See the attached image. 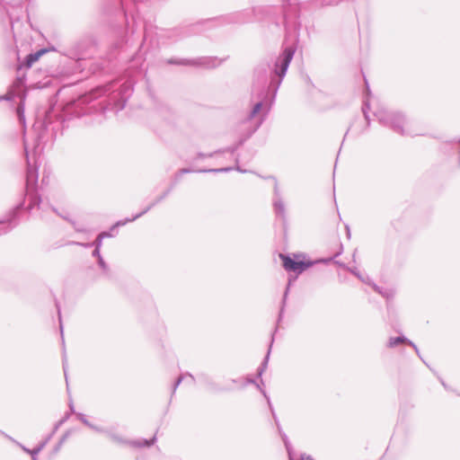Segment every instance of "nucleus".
<instances>
[{
	"mask_svg": "<svg viewBox=\"0 0 460 460\" xmlns=\"http://www.w3.org/2000/svg\"><path fill=\"white\" fill-rule=\"evenodd\" d=\"M110 88H111L110 85L100 86V87L94 89L89 94V96H85L84 98L83 102L86 101L89 98H97L98 96H101V95L104 94L106 92H108L110 90Z\"/></svg>",
	"mask_w": 460,
	"mask_h": 460,
	"instance_id": "nucleus-17",
	"label": "nucleus"
},
{
	"mask_svg": "<svg viewBox=\"0 0 460 460\" xmlns=\"http://www.w3.org/2000/svg\"><path fill=\"white\" fill-rule=\"evenodd\" d=\"M369 110V105L367 102H365L363 108H362V111H363V113H364V116H365V119L367 120V122L369 121V117L367 115V111Z\"/></svg>",
	"mask_w": 460,
	"mask_h": 460,
	"instance_id": "nucleus-31",
	"label": "nucleus"
},
{
	"mask_svg": "<svg viewBox=\"0 0 460 460\" xmlns=\"http://www.w3.org/2000/svg\"><path fill=\"white\" fill-rule=\"evenodd\" d=\"M296 48L293 46L286 47L279 56L276 58L270 75V87L273 89L274 94L279 88L289 64L294 58Z\"/></svg>",
	"mask_w": 460,
	"mask_h": 460,
	"instance_id": "nucleus-2",
	"label": "nucleus"
},
{
	"mask_svg": "<svg viewBox=\"0 0 460 460\" xmlns=\"http://www.w3.org/2000/svg\"><path fill=\"white\" fill-rule=\"evenodd\" d=\"M135 220H136V219H133V217H131V218H127V219H125V220H119V221H118L117 223H115V224L111 227V233L112 231H114L116 227H118V226H124V225H126L127 223H128V222H133V221H135Z\"/></svg>",
	"mask_w": 460,
	"mask_h": 460,
	"instance_id": "nucleus-25",
	"label": "nucleus"
},
{
	"mask_svg": "<svg viewBox=\"0 0 460 460\" xmlns=\"http://www.w3.org/2000/svg\"><path fill=\"white\" fill-rule=\"evenodd\" d=\"M242 143H243V142H242V141H240L238 145L234 146L227 147L225 151H226V152H229V153H231V154H234V153L236 151V149L239 147V146H241V145H242Z\"/></svg>",
	"mask_w": 460,
	"mask_h": 460,
	"instance_id": "nucleus-33",
	"label": "nucleus"
},
{
	"mask_svg": "<svg viewBox=\"0 0 460 460\" xmlns=\"http://www.w3.org/2000/svg\"><path fill=\"white\" fill-rule=\"evenodd\" d=\"M258 99L259 101L253 105L247 117L248 120H252L259 116V119L255 124L254 130L259 128V127L262 124L271 107V102H268V92L265 91V89H262L258 93Z\"/></svg>",
	"mask_w": 460,
	"mask_h": 460,
	"instance_id": "nucleus-3",
	"label": "nucleus"
},
{
	"mask_svg": "<svg viewBox=\"0 0 460 460\" xmlns=\"http://www.w3.org/2000/svg\"><path fill=\"white\" fill-rule=\"evenodd\" d=\"M16 111H17V114H18V117H19V119L21 121H23L24 120V108H23V105L22 104H20L18 105L17 109H16Z\"/></svg>",
	"mask_w": 460,
	"mask_h": 460,
	"instance_id": "nucleus-30",
	"label": "nucleus"
},
{
	"mask_svg": "<svg viewBox=\"0 0 460 460\" xmlns=\"http://www.w3.org/2000/svg\"><path fill=\"white\" fill-rule=\"evenodd\" d=\"M236 170L241 172H246L245 170H242L239 166H236Z\"/></svg>",
	"mask_w": 460,
	"mask_h": 460,
	"instance_id": "nucleus-48",
	"label": "nucleus"
},
{
	"mask_svg": "<svg viewBox=\"0 0 460 460\" xmlns=\"http://www.w3.org/2000/svg\"><path fill=\"white\" fill-rule=\"evenodd\" d=\"M35 206H37L38 208L42 210V211H46L48 208H49L52 211L56 212V209L54 208H50L48 205L44 204L41 201V199L39 197H37V196L31 197V200L30 205L28 206V209L31 210Z\"/></svg>",
	"mask_w": 460,
	"mask_h": 460,
	"instance_id": "nucleus-16",
	"label": "nucleus"
},
{
	"mask_svg": "<svg viewBox=\"0 0 460 460\" xmlns=\"http://www.w3.org/2000/svg\"><path fill=\"white\" fill-rule=\"evenodd\" d=\"M71 243L75 244V245H78V246H83V247H85V248L93 247L92 243L72 242Z\"/></svg>",
	"mask_w": 460,
	"mask_h": 460,
	"instance_id": "nucleus-32",
	"label": "nucleus"
},
{
	"mask_svg": "<svg viewBox=\"0 0 460 460\" xmlns=\"http://www.w3.org/2000/svg\"><path fill=\"white\" fill-rule=\"evenodd\" d=\"M46 50L45 49H40L39 50L37 53L35 54H30L28 57H27V63L29 66H31V64L33 62H35L43 53H45Z\"/></svg>",
	"mask_w": 460,
	"mask_h": 460,
	"instance_id": "nucleus-23",
	"label": "nucleus"
},
{
	"mask_svg": "<svg viewBox=\"0 0 460 460\" xmlns=\"http://www.w3.org/2000/svg\"><path fill=\"white\" fill-rule=\"evenodd\" d=\"M40 451H41V450H40V447H35V448H33V449H31V451H30V455H31V456H38V454H39Z\"/></svg>",
	"mask_w": 460,
	"mask_h": 460,
	"instance_id": "nucleus-38",
	"label": "nucleus"
},
{
	"mask_svg": "<svg viewBox=\"0 0 460 460\" xmlns=\"http://www.w3.org/2000/svg\"><path fill=\"white\" fill-rule=\"evenodd\" d=\"M13 96L10 95V94H5V95H3V96H0V100H6V101H10L12 100Z\"/></svg>",
	"mask_w": 460,
	"mask_h": 460,
	"instance_id": "nucleus-41",
	"label": "nucleus"
},
{
	"mask_svg": "<svg viewBox=\"0 0 460 460\" xmlns=\"http://www.w3.org/2000/svg\"><path fill=\"white\" fill-rule=\"evenodd\" d=\"M270 411H271L273 419L275 420L276 426L278 428V430H279V434H280V436H281V438L283 439V442L285 444V447H286V449H287L288 455V459H289L290 456H293V448H292V447L290 445V442H289V440L288 438V436L282 431L281 426H280L279 419H278V417H277V415H276V413L274 411V409L271 408Z\"/></svg>",
	"mask_w": 460,
	"mask_h": 460,
	"instance_id": "nucleus-11",
	"label": "nucleus"
},
{
	"mask_svg": "<svg viewBox=\"0 0 460 460\" xmlns=\"http://www.w3.org/2000/svg\"><path fill=\"white\" fill-rule=\"evenodd\" d=\"M52 433L44 440V442H46V444H48V442L50 440L51 437H52Z\"/></svg>",
	"mask_w": 460,
	"mask_h": 460,
	"instance_id": "nucleus-46",
	"label": "nucleus"
},
{
	"mask_svg": "<svg viewBox=\"0 0 460 460\" xmlns=\"http://www.w3.org/2000/svg\"><path fill=\"white\" fill-rule=\"evenodd\" d=\"M92 429L97 431V432H107L106 430H104L103 429L100 428V427H97V426H94L93 425V428H91Z\"/></svg>",
	"mask_w": 460,
	"mask_h": 460,
	"instance_id": "nucleus-42",
	"label": "nucleus"
},
{
	"mask_svg": "<svg viewBox=\"0 0 460 460\" xmlns=\"http://www.w3.org/2000/svg\"><path fill=\"white\" fill-rule=\"evenodd\" d=\"M213 155H214L213 153L208 154V155H205V154L199 153V154L198 155V156H199V158H204V157H212V156H213Z\"/></svg>",
	"mask_w": 460,
	"mask_h": 460,
	"instance_id": "nucleus-43",
	"label": "nucleus"
},
{
	"mask_svg": "<svg viewBox=\"0 0 460 460\" xmlns=\"http://www.w3.org/2000/svg\"><path fill=\"white\" fill-rule=\"evenodd\" d=\"M372 288H374L375 291H376L377 293H379L387 299L393 298L394 296V291L393 289L383 288L376 284H372Z\"/></svg>",
	"mask_w": 460,
	"mask_h": 460,
	"instance_id": "nucleus-19",
	"label": "nucleus"
},
{
	"mask_svg": "<svg viewBox=\"0 0 460 460\" xmlns=\"http://www.w3.org/2000/svg\"><path fill=\"white\" fill-rule=\"evenodd\" d=\"M186 377H188L190 382H194V376L190 374H187V375H181L180 376L177 380L175 381L173 386H172V394L176 392V389L178 388V386L180 385V384L182 382L183 379H185Z\"/></svg>",
	"mask_w": 460,
	"mask_h": 460,
	"instance_id": "nucleus-21",
	"label": "nucleus"
},
{
	"mask_svg": "<svg viewBox=\"0 0 460 460\" xmlns=\"http://www.w3.org/2000/svg\"><path fill=\"white\" fill-rule=\"evenodd\" d=\"M289 460H314V459L311 455H308L306 453H301L298 459H296L293 456H290Z\"/></svg>",
	"mask_w": 460,
	"mask_h": 460,
	"instance_id": "nucleus-29",
	"label": "nucleus"
},
{
	"mask_svg": "<svg viewBox=\"0 0 460 460\" xmlns=\"http://www.w3.org/2000/svg\"><path fill=\"white\" fill-rule=\"evenodd\" d=\"M73 225H74V227H75V231H76V232H80V233H81V232H84V231H85V229H84V228H83V227H81V226H76L74 222H73Z\"/></svg>",
	"mask_w": 460,
	"mask_h": 460,
	"instance_id": "nucleus-40",
	"label": "nucleus"
},
{
	"mask_svg": "<svg viewBox=\"0 0 460 460\" xmlns=\"http://www.w3.org/2000/svg\"><path fill=\"white\" fill-rule=\"evenodd\" d=\"M341 265L343 266L346 270H349L353 275H355L360 280L365 281V279L361 276V274L359 273V271L358 270L357 268L350 269V268L344 266L343 264H341Z\"/></svg>",
	"mask_w": 460,
	"mask_h": 460,
	"instance_id": "nucleus-27",
	"label": "nucleus"
},
{
	"mask_svg": "<svg viewBox=\"0 0 460 460\" xmlns=\"http://www.w3.org/2000/svg\"><path fill=\"white\" fill-rule=\"evenodd\" d=\"M66 419H67V416H66L64 419L60 420L56 424V426H55V428H54V430H53L52 434H54V433L58 430V429L60 427V425H62V424L66 421Z\"/></svg>",
	"mask_w": 460,
	"mask_h": 460,
	"instance_id": "nucleus-36",
	"label": "nucleus"
},
{
	"mask_svg": "<svg viewBox=\"0 0 460 460\" xmlns=\"http://www.w3.org/2000/svg\"><path fill=\"white\" fill-rule=\"evenodd\" d=\"M340 2V0H334L332 2L328 3L329 4H336Z\"/></svg>",
	"mask_w": 460,
	"mask_h": 460,
	"instance_id": "nucleus-47",
	"label": "nucleus"
},
{
	"mask_svg": "<svg viewBox=\"0 0 460 460\" xmlns=\"http://www.w3.org/2000/svg\"><path fill=\"white\" fill-rule=\"evenodd\" d=\"M112 236H114V234L111 232H102L98 234V236L92 243V244L94 248H102L103 239Z\"/></svg>",
	"mask_w": 460,
	"mask_h": 460,
	"instance_id": "nucleus-18",
	"label": "nucleus"
},
{
	"mask_svg": "<svg viewBox=\"0 0 460 460\" xmlns=\"http://www.w3.org/2000/svg\"><path fill=\"white\" fill-rule=\"evenodd\" d=\"M280 259L283 261V267L288 271H293L296 273H302L307 268L313 265V262L296 261L291 259L289 256L280 253Z\"/></svg>",
	"mask_w": 460,
	"mask_h": 460,
	"instance_id": "nucleus-5",
	"label": "nucleus"
},
{
	"mask_svg": "<svg viewBox=\"0 0 460 460\" xmlns=\"http://www.w3.org/2000/svg\"><path fill=\"white\" fill-rule=\"evenodd\" d=\"M272 204L276 216L283 222H286V207L282 198L273 199Z\"/></svg>",
	"mask_w": 460,
	"mask_h": 460,
	"instance_id": "nucleus-13",
	"label": "nucleus"
},
{
	"mask_svg": "<svg viewBox=\"0 0 460 460\" xmlns=\"http://www.w3.org/2000/svg\"><path fill=\"white\" fill-rule=\"evenodd\" d=\"M92 255L95 258H97V261L99 260L100 257H102L101 255V248H94Z\"/></svg>",
	"mask_w": 460,
	"mask_h": 460,
	"instance_id": "nucleus-34",
	"label": "nucleus"
},
{
	"mask_svg": "<svg viewBox=\"0 0 460 460\" xmlns=\"http://www.w3.org/2000/svg\"><path fill=\"white\" fill-rule=\"evenodd\" d=\"M270 411H271L273 419L275 420L276 426L278 428V430H279V434H280V436H281V438L283 439V442L285 444V447H286V449H287L288 455V459H289L290 456H293V448H292V447L290 445V442H289V440L288 438V436L282 431L281 426H280L279 419H278V417H277V415H276V413L274 411V409L271 408Z\"/></svg>",
	"mask_w": 460,
	"mask_h": 460,
	"instance_id": "nucleus-10",
	"label": "nucleus"
},
{
	"mask_svg": "<svg viewBox=\"0 0 460 460\" xmlns=\"http://www.w3.org/2000/svg\"><path fill=\"white\" fill-rule=\"evenodd\" d=\"M401 343H407V344H409L410 346H411L414 349V350L416 351L418 356H420V351H419L418 347L412 341H411L410 340H408L404 336L391 337L389 339V341H388L387 346L389 348H394V347H396L397 345H399Z\"/></svg>",
	"mask_w": 460,
	"mask_h": 460,
	"instance_id": "nucleus-14",
	"label": "nucleus"
},
{
	"mask_svg": "<svg viewBox=\"0 0 460 460\" xmlns=\"http://www.w3.org/2000/svg\"><path fill=\"white\" fill-rule=\"evenodd\" d=\"M271 178L274 181V190H273L274 196H273V199L281 198V194H280V190H279V188L278 181L274 177H271Z\"/></svg>",
	"mask_w": 460,
	"mask_h": 460,
	"instance_id": "nucleus-26",
	"label": "nucleus"
},
{
	"mask_svg": "<svg viewBox=\"0 0 460 460\" xmlns=\"http://www.w3.org/2000/svg\"><path fill=\"white\" fill-rule=\"evenodd\" d=\"M106 433L108 434L109 438L113 442H115L117 444H128L130 446L137 447H150L156 440V438L153 437L149 440H147V439H139V440L128 441V440L124 439L123 438H121L120 436H119V435H117L115 433L108 432V431Z\"/></svg>",
	"mask_w": 460,
	"mask_h": 460,
	"instance_id": "nucleus-7",
	"label": "nucleus"
},
{
	"mask_svg": "<svg viewBox=\"0 0 460 460\" xmlns=\"http://www.w3.org/2000/svg\"><path fill=\"white\" fill-rule=\"evenodd\" d=\"M273 341H274V338L272 337L268 353H267L263 362L261 363V366L258 369V376H260V377L262 376L263 372L265 371V369L267 367L268 360H269V357H270V349H271Z\"/></svg>",
	"mask_w": 460,
	"mask_h": 460,
	"instance_id": "nucleus-20",
	"label": "nucleus"
},
{
	"mask_svg": "<svg viewBox=\"0 0 460 460\" xmlns=\"http://www.w3.org/2000/svg\"><path fill=\"white\" fill-rule=\"evenodd\" d=\"M364 282H367V284H369V281H367L366 279H365V281H364ZM372 284H373V283H370V285H371V286H372Z\"/></svg>",
	"mask_w": 460,
	"mask_h": 460,
	"instance_id": "nucleus-52",
	"label": "nucleus"
},
{
	"mask_svg": "<svg viewBox=\"0 0 460 460\" xmlns=\"http://www.w3.org/2000/svg\"><path fill=\"white\" fill-rule=\"evenodd\" d=\"M232 170L231 167L219 168V169H200V170H191L188 168L181 169L175 175V179L179 180L181 176L184 173L190 172H226Z\"/></svg>",
	"mask_w": 460,
	"mask_h": 460,
	"instance_id": "nucleus-12",
	"label": "nucleus"
},
{
	"mask_svg": "<svg viewBox=\"0 0 460 460\" xmlns=\"http://www.w3.org/2000/svg\"><path fill=\"white\" fill-rule=\"evenodd\" d=\"M22 204L16 206V208L12 211L10 217L6 221L0 222V227L3 229V233H7L11 231L16 225L18 224V220L16 219V215L20 210V207Z\"/></svg>",
	"mask_w": 460,
	"mask_h": 460,
	"instance_id": "nucleus-9",
	"label": "nucleus"
},
{
	"mask_svg": "<svg viewBox=\"0 0 460 460\" xmlns=\"http://www.w3.org/2000/svg\"><path fill=\"white\" fill-rule=\"evenodd\" d=\"M5 436H6L9 439H11L12 441L15 442L18 446H20V447L22 448V450H23L24 452H26V453L30 454L31 449H29V448L25 447L24 446L21 445L20 443L16 442V441H15L14 439H13L11 437H9V436H7V435H5Z\"/></svg>",
	"mask_w": 460,
	"mask_h": 460,
	"instance_id": "nucleus-37",
	"label": "nucleus"
},
{
	"mask_svg": "<svg viewBox=\"0 0 460 460\" xmlns=\"http://www.w3.org/2000/svg\"><path fill=\"white\" fill-rule=\"evenodd\" d=\"M24 151L27 158V172H26V189L28 193L30 192L31 188H33L38 181V169L32 167L30 164L28 147L26 142H24Z\"/></svg>",
	"mask_w": 460,
	"mask_h": 460,
	"instance_id": "nucleus-8",
	"label": "nucleus"
},
{
	"mask_svg": "<svg viewBox=\"0 0 460 460\" xmlns=\"http://www.w3.org/2000/svg\"><path fill=\"white\" fill-rule=\"evenodd\" d=\"M171 190L172 189H168L166 190L165 191L163 192L162 195H160L159 197H157L149 206H147L142 212L135 215L133 217V219H137L139 218L140 217H142L143 215H145L146 213H147L153 207H155L156 204L160 203L163 199H164L171 192Z\"/></svg>",
	"mask_w": 460,
	"mask_h": 460,
	"instance_id": "nucleus-15",
	"label": "nucleus"
},
{
	"mask_svg": "<svg viewBox=\"0 0 460 460\" xmlns=\"http://www.w3.org/2000/svg\"><path fill=\"white\" fill-rule=\"evenodd\" d=\"M133 89L129 83H125L120 85L119 92L115 94L113 98L119 97V100L114 103V109L118 111H121L124 109L127 100L130 96Z\"/></svg>",
	"mask_w": 460,
	"mask_h": 460,
	"instance_id": "nucleus-6",
	"label": "nucleus"
},
{
	"mask_svg": "<svg viewBox=\"0 0 460 460\" xmlns=\"http://www.w3.org/2000/svg\"><path fill=\"white\" fill-rule=\"evenodd\" d=\"M365 84H366V86H367V89L368 90V84H367V81L365 82Z\"/></svg>",
	"mask_w": 460,
	"mask_h": 460,
	"instance_id": "nucleus-50",
	"label": "nucleus"
},
{
	"mask_svg": "<svg viewBox=\"0 0 460 460\" xmlns=\"http://www.w3.org/2000/svg\"><path fill=\"white\" fill-rule=\"evenodd\" d=\"M66 437H67V435L66 434V435H64V436H63V438L60 439L59 443H58V444L57 445V447H55V452H56V453L60 449V447H61L62 444L64 443V441L66 440Z\"/></svg>",
	"mask_w": 460,
	"mask_h": 460,
	"instance_id": "nucleus-35",
	"label": "nucleus"
},
{
	"mask_svg": "<svg viewBox=\"0 0 460 460\" xmlns=\"http://www.w3.org/2000/svg\"><path fill=\"white\" fill-rule=\"evenodd\" d=\"M289 286H290V282L288 283L287 288H286V291L284 293V297H283V304L286 303V299H287V296H288V290H289Z\"/></svg>",
	"mask_w": 460,
	"mask_h": 460,
	"instance_id": "nucleus-39",
	"label": "nucleus"
},
{
	"mask_svg": "<svg viewBox=\"0 0 460 460\" xmlns=\"http://www.w3.org/2000/svg\"><path fill=\"white\" fill-rule=\"evenodd\" d=\"M246 383H247V384H253V385H255L257 386V388H258V389L261 392V394L264 395V397L267 399V401H268V404H269V406H270V409L273 408V407H272V405H271V402H270V397L267 395L266 392H265V391H264V390L260 386V385H259V384H257V383L255 382V380H254V379H252V378H247V379H246Z\"/></svg>",
	"mask_w": 460,
	"mask_h": 460,
	"instance_id": "nucleus-22",
	"label": "nucleus"
},
{
	"mask_svg": "<svg viewBox=\"0 0 460 460\" xmlns=\"http://www.w3.org/2000/svg\"><path fill=\"white\" fill-rule=\"evenodd\" d=\"M58 315H60V311L59 310H58ZM59 327H60L61 335L63 336V325H62V323H61V316H59Z\"/></svg>",
	"mask_w": 460,
	"mask_h": 460,
	"instance_id": "nucleus-44",
	"label": "nucleus"
},
{
	"mask_svg": "<svg viewBox=\"0 0 460 460\" xmlns=\"http://www.w3.org/2000/svg\"><path fill=\"white\" fill-rule=\"evenodd\" d=\"M168 64L171 65H181V66H199L204 68H214L218 66L222 60L218 59L215 57H201L193 59H174L171 58L167 61Z\"/></svg>",
	"mask_w": 460,
	"mask_h": 460,
	"instance_id": "nucleus-4",
	"label": "nucleus"
},
{
	"mask_svg": "<svg viewBox=\"0 0 460 460\" xmlns=\"http://www.w3.org/2000/svg\"><path fill=\"white\" fill-rule=\"evenodd\" d=\"M63 367H64L65 376H66V365L65 364H64ZM66 379L67 380V377H66Z\"/></svg>",
	"mask_w": 460,
	"mask_h": 460,
	"instance_id": "nucleus-49",
	"label": "nucleus"
},
{
	"mask_svg": "<svg viewBox=\"0 0 460 460\" xmlns=\"http://www.w3.org/2000/svg\"><path fill=\"white\" fill-rule=\"evenodd\" d=\"M77 418L87 427L93 428V424L88 421L86 417L83 413H76Z\"/></svg>",
	"mask_w": 460,
	"mask_h": 460,
	"instance_id": "nucleus-28",
	"label": "nucleus"
},
{
	"mask_svg": "<svg viewBox=\"0 0 460 460\" xmlns=\"http://www.w3.org/2000/svg\"><path fill=\"white\" fill-rule=\"evenodd\" d=\"M31 457H32V460H38L37 456H31Z\"/></svg>",
	"mask_w": 460,
	"mask_h": 460,
	"instance_id": "nucleus-51",
	"label": "nucleus"
},
{
	"mask_svg": "<svg viewBox=\"0 0 460 460\" xmlns=\"http://www.w3.org/2000/svg\"><path fill=\"white\" fill-rule=\"evenodd\" d=\"M374 114L381 125L397 134L402 136H414L418 134L411 128V124L401 111L381 108L376 111Z\"/></svg>",
	"mask_w": 460,
	"mask_h": 460,
	"instance_id": "nucleus-1",
	"label": "nucleus"
},
{
	"mask_svg": "<svg viewBox=\"0 0 460 460\" xmlns=\"http://www.w3.org/2000/svg\"><path fill=\"white\" fill-rule=\"evenodd\" d=\"M46 442L42 441L39 446L38 447H40V450H42L45 447H46Z\"/></svg>",
	"mask_w": 460,
	"mask_h": 460,
	"instance_id": "nucleus-45",
	"label": "nucleus"
},
{
	"mask_svg": "<svg viewBox=\"0 0 460 460\" xmlns=\"http://www.w3.org/2000/svg\"><path fill=\"white\" fill-rule=\"evenodd\" d=\"M98 265L99 267L102 269V270L103 271V273L105 275H108L109 272H110V269H109V266L107 265V263L105 262V261L103 260L102 257H100L99 260H98Z\"/></svg>",
	"mask_w": 460,
	"mask_h": 460,
	"instance_id": "nucleus-24",
	"label": "nucleus"
}]
</instances>
